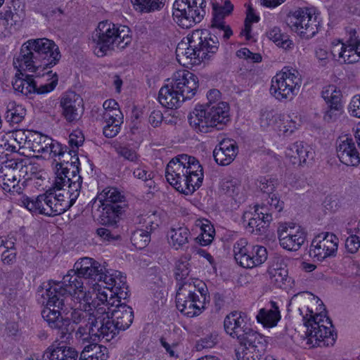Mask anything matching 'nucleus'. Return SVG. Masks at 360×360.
<instances>
[{
	"mask_svg": "<svg viewBox=\"0 0 360 360\" xmlns=\"http://www.w3.org/2000/svg\"><path fill=\"white\" fill-rule=\"evenodd\" d=\"M349 236L345 240V248L348 252L356 253L360 248V236L356 234L351 229L348 231Z\"/></svg>",
	"mask_w": 360,
	"mask_h": 360,
	"instance_id": "nucleus-56",
	"label": "nucleus"
},
{
	"mask_svg": "<svg viewBox=\"0 0 360 360\" xmlns=\"http://www.w3.org/2000/svg\"><path fill=\"white\" fill-rule=\"evenodd\" d=\"M74 268H76V272L85 281L91 279L94 281H101L107 270L105 265H101L98 261L91 257H83L77 260Z\"/></svg>",
	"mask_w": 360,
	"mask_h": 360,
	"instance_id": "nucleus-20",
	"label": "nucleus"
},
{
	"mask_svg": "<svg viewBox=\"0 0 360 360\" xmlns=\"http://www.w3.org/2000/svg\"><path fill=\"white\" fill-rule=\"evenodd\" d=\"M338 248V237L332 233L324 232L312 240L309 253L314 260L322 262L327 258L335 257Z\"/></svg>",
	"mask_w": 360,
	"mask_h": 360,
	"instance_id": "nucleus-13",
	"label": "nucleus"
},
{
	"mask_svg": "<svg viewBox=\"0 0 360 360\" xmlns=\"http://www.w3.org/2000/svg\"><path fill=\"white\" fill-rule=\"evenodd\" d=\"M101 207L102 211L99 217L100 223L108 226H116L124 209L121 205Z\"/></svg>",
	"mask_w": 360,
	"mask_h": 360,
	"instance_id": "nucleus-37",
	"label": "nucleus"
},
{
	"mask_svg": "<svg viewBox=\"0 0 360 360\" xmlns=\"http://www.w3.org/2000/svg\"><path fill=\"white\" fill-rule=\"evenodd\" d=\"M134 176L145 181L146 186L151 188L155 186V182L153 181V173L145 169L144 167H138L134 171Z\"/></svg>",
	"mask_w": 360,
	"mask_h": 360,
	"instance_id": "nucleus-57",
	"label": "nucleus"
},
{
	"mask_svg": "<svg viewBox=\"0 0 360 360\" xmlns=\"http://www.w3.org/2000/svg\"><path fill=\"white\" fill-rule=\"evenodd\" d=\"M255 216L257 218L261 217L262 219L265 220L266 222L270 224L272 221V213L269 212V207L265 205H255L254 206Z\"/></svg>",
	"mask_w": 360,
	"mask_h": 360,
	"instance_id": "nucleus-62",
	"label": "nucleus"
},
{
	"mask_svg": "<svg viewBox=\"0 0 360 360\" xmlns=\"http://www.w3.org/2000/svg\"><path fill=\"white\" fill-rule=\"evenodd\" d=\"M20 181V179L17 178L13 171L4 172L2 169H0V186L5 191L22 193L25 181H23L21 185L19 184Z\"/></svg>",
	"mask_w": 360,
	"mask_h": 360,
	"instance_id": "nucleus-33",
	"label": "nucleus"
},
{
	"mask_svg": "<svg viewBox=\"0 0 360 360\" xmlns=\"http://www.w3.org/2000/svg\"><path fill=\"white\" fill-rule=\"evenodd\" d=\"M44 197H47V191L38 195L35 199L23 196L20 201L22 205L31 212L44 215V212H46V205L44 201L41 199V198H44Z\"/></svg>",
	"mask_w": 360,
	"mask_h": 360,
	"instance_id": "nucleus-41",
	"label": "nucleus"
},
{
	"mask_svg": "<svg viewBox=\"0 0 360 360\" xmlns=\"http://www.w3.org/2000/svg\"><path fill=\"white\" fill-rule=\"evenodd\" d=\"M101 281L106 286L103 290L98 289L95 292V297H97L99 293L107 294L108 297L123 300H126L129 297L126 276H123L120 271L107 269Z\"/></svg>",
	"mask_w": 360,
	"mask_h": 360,
	"instance_id": "nucleus-15",
	"label": "nucleus"
},
{
	"mask_svg": "<svg viewBox=\"0 0 360 360\" xmlns=\"http://www.w3.org/2000/svg\"><path fill=\"white\" fill-rule=\"evenodd\" d=\"M238 152V146L233 140L224 139L215 147L213 156L217 164L226 166L234 160Z\"/></svg>",
	"mask_w": 360,
	"mask_h": 360,
	"instance_id": "nucleus-27",
	"label": "nucleus"
},
{
	"mask_svg": "<svg viewBox=\"0 0 360 360\" xmlns=\"http://www.w3.org/2000/svg\"><path fill=\"white\" fill-rule=\"evenodd\" d=\"M229 121V106L226 102L197 106L188 116L190 125L202 133H207L210 129L214 128L221 130Z\"/></svg>",
	"mask_w": 360,
	"mask_h": 360,
	"instance_id": "nucleus-6",
	"label": "nucleus"
},
{
	"mask_svg": "<svg viewBox=\"0 0 360 360\" xmlns=\"http://www.w3.org/2000/svg\"><path fill=\"white\" fill-rule=\"evenodd\" d=\"M32 132L31 131L22 129L15 130L11 133L9 139L11 141H13L18 145V148H20L22 144L27 143L28 145L29 140H30V134H32Z\"/></svg>",
	"mask_w": 360,
	"mask_h": 360,
	"instance_id": "nucleus-54",
	"label": "nucleus"
},
{
	"mask_svg": "<svg viewBox=\"0 0 360 360\" xmlns=\"http://www.w3.org/2000/svg\"><path fill=\"white\" fill-rule=\"evenodd\" d=\"M238 342L239 346L235 349L238 360H259L267 347L266 337L252 328Z\"/></svg>",
	"mask_w": 360,
	"mask_h": 360,
	"instance_id": "nucleus-11",
	"label": "nucleus"
},
{
	"mask_svg": "<svg viewBox=\"0 0 360 360\" xmlns=\"http://www.w3.org/2000/svg\"><path fill=\"white\" fill-rule=\"evenodd\" d=\"M271 309H261L257 315L258 322L268 327L276 326L278 321L281 319L278 307L276 305V302H271Z\"/></svg>",
	"mask_w": 360,
	"mask_h": 360,
	"instance_id": "nucleus-38",
	"label": "nucleus"
},
{
	"mask_svg": "<svg viewBox=\"0 0 360 360\" xmlns=\"http://www.w3.org/2000/svg\"><path fill=\"white\" fill-rule=\"evenodd\" d=\"M286 23L292 31L302 38L309 39L318 32L319 21L311 8H299L290 13Z\"/></svg>",
	"mask_w": 360,
	"mask_h": 360,
	"instance_id": "nucleus-12",
	"label": "nucleus"
},
{
	"mask_svg": "<svg viewBox=\"0 0 360 360\" xmlns=\"http://www.w3.org/2000/svg\"><path fill=\"white\" fill-rule=\"evenodd\" d=\"M197 282L198 283H181L176 291V307L188 317L199 315L205 308L207 288L202 281Z\"/></svg>",
	"mask_w": 360,
	"mask_h": 360,
	"instance_id": "nucleus-7",
	"label": "nucleus"
},
{
	"mask_svg": "<svg viewBox=\"0 0 360 360\" xmlns=\"http://www.w3.org/2000/svg\"><path fill=\"white\" fill-rule=\"evenodd\" d=\"M198 226L200 227L201 233L197 238L201 245H207L210 244L214 236L215 230L214 226L208 220L200 221Z\"/></svg>",
	"mask_w": 360,
	"mask_h": 360,
	"instance_id": "nucleus-43",
	"label": "nucleus"
},
{
	"mask_svg": "<svg viewBox=\"0 0 360 360\" xmlns=\"http://www.w3.org/2000/svg\"><path fill=\"white\" fill-rule=\"evenodd\" d=\"M221 188L224 193L231 196H237L240 191V185L236 179H224L221 183Z\"/></svg>",
	"mask_w": 360,
	"mask_h": 360,
	"instance_id": "nucleus-58",
	"label": "nucleus"
},
{
	"mask_svg": "<svg viewBox=\"0 0 360 360\" xmlns=\"http://www.w3.org/2000/svg\"><path fill=\"white\" fill-rule=\"evenodd\" d=\"M165 177L171 186L185 195H191L200 187L196 186L193 179L184 172V166L177 164L172 159L167 165Z\"/></svg>",
	"mask_w": 360,
	"mask_h": 360,
	"instance_id": "nucleus-14",
	"label": "nucleus"
},
{
	"mask_svg": "<svg viewBox=\"0 0 360 360\" xmlns=\"http://www.w3.org/2000/svg\"><path fill=\"white\" fill-rule=\"evenodd\" d=\"M172 160L181 166H184V172L193 179L195 185L201 186L204 176L202 167L195 157L181 154Z\"/></svg>",
	"mask_w": 360,
	"mask_h": 360,
	"instance_id": "nucleus-26",
	"label": "nucleus"
},
{
	"mask_svg": "<svg viewBox=\"0 0 360 360\" xmlns=\"http://www.w3.org/2000/svg\"><path fill=\"white\" fill-rule=\"evenodd\" d=\"M335 103L336 104H328V109L326 111L323 116L325 121L328 122H334L342 114V106L340 101Z\"/></svg>",
	"mask_w": 360,
	"mask_h": 360,
	"instance_id": "nucleus-55",
	"label": "nucleus"
},
{
	"mask_svg": "<svg viewBox=\"0 0 360 360\" xmlns=\"http://www.w3.org/2000/svg\"><path fill=\"white\" fill-rule=\"evenodd\" d=\"M26 115L25 109L15 102H10L7 105L6 120L12 124H18L22 121Z\"/></svg>",
	"mask_w": 360,
	"mask_h": 360,
	"instance_id": "nucleus-42",
	"label": "nucleus"
},
{
	"mask_svg": "<svg viewBox=\"0 0 360 360\" xmlns=\"http://www.w3.org/2000/svg\"><path fill=\"white\" fill-rule=\"evenodd\" d=\"M131 241L136 248L143 249L150 241V233L143 229H137L132 233Z\"/></svg>",
	"mask_w": 360,
	"mask_h": 360,
	"instance_id": "nucleus-48",
	"label": "nucleus"
},
{
	"mask_svg": "<svg viewBox=\"0 0 360 360\" xmlns=\"http://www.w3.org/2000/svg\"><path fill=\"white\" fill-rule=\"evenodd\" d=\"M116 151L120 156L129 161L136 162L138 160L136 151L128 146H120L116 148Z\"/></svg>",
	"mask_w": 360,
	"mask_h": 360,
	"instance_id": "nucleus-63",
	"label": "nucleus"
},
{
	"mask_svg": "<svg viewBox=\"0 0 360 360\" xmlns=\"http://www.w3.org/2000/svg\"><path fill=\"white\" fill-rule=\"evenodd\" d=\"M115 299L108 297L107 294L99 293L97 297L91 300L92 307L94 308V319H93L89 332L86 328L79 327L75 333L77 339L82 340L83 342H88L89 339L105 338L110 341L119 333L115 322L110 315L111 307H114Z\"/></svg>",
	"mask_w": 360,
	"mask_h": 360,
	"instance_id": "nucleus-3",
	"label": "nucleus"
},
{
	"mask_svg": "<svg viewBox=\"0 0 360 360\" xmlns=\"http://www.w3.org/2000/svg\"><path fill=\"white\" fill-rule=\"evenodd\" d=\"M224 330L227 334L238 341L251 329L245 320L244 314L240 311H234L228 314L224 321Z\"/></svg>",
	"mask_w": 360,
	"mask_h": 360,
	"instance_id": "nucleus-23",
	"label": "nucleus"
},
{
	"mask_svg": "<svg viewBox=\"0 0 360 360\" xmlns=\"http://www.w3.org/2000/svg\"><path fill=\"white\" fill-rule=\"evenodd\" d=\"M84 300L85 302V307L84 309H72L69 312L70 313V319L66 317L65 319H68L70 321L72 320V322L75 324L83 323L84 326H80L79 327H84L86 328L87 332H89L90 327L91 326V323L93 319H94V308L92 307L91 300V297H89L88 295L85 292L84 295ZM65 315V314H61ZM65 319L63 316H62ZM70 327L72 328V330L70 332V333L67 334L65 337H61V333L58 330V332L60 334V338H66L68 339L69 335H70L71 333L74 330L72 326L70 325Z\"/></svg>",
	"mask_w": 360,
	"mask_h": 360,
	"instance_id": "nucleus-21",
	"label": "nucleus"
},
{
	"mask_svg": "<svg viewBox=\"0 0 360 360\" xmlns=\"http://www.w3.org/2000/svg\"><path fill=\"white\" fill-rule=\"evenodd\" d=\"M64 171L68 172L66 168H62V170L57 172L53 188L58 191L64 190V186L68 185V191L56 193L49 190L47 197L41 198L46 205V212H44L46 216L53 217L64 213L72 206L79 195L82 183L81 176L73 175L71 179H66V176L63 177Z\"/></svg>",
	"mask_w": 360,
	"mask_h": 360,
	"instance_id": "nucleus-4",
	"label": "nucleus"
},
{
	"mask_svg": "<svg viewBox=\"0 0 360 360\" xmlns=\"http://www.w3.org/2000/svg\"><path fill=\"white\" fill-rule=\"evenodd\" d=\"M190 259V255H185L176 262L174 276L177 281V288H179L181 283H198L197 281H200L199 280L187 279L190 273V264L188 262Z\"/></svg>",
	"mask_w": 360,
	"mask_h": 360,
	"instance_id": "nucleus-35",
	"label": "nucleus"
},
{
	"mask_svg": "<svg viewBox=\"0 0 360 360\" xmlns=\"http://www.w3.org/2000/svg\"><path fill=\"white\" fill-rule=\"evenodd\" d=\"M174 86L167 84L163 86L159 91L158 101L160 104L169 109L177 108L184 101L182 95H180Z\"/></svg>",
	"mask_w": 360,
	"mask_h": 360,
	"instance_id": "nucleus-32",
	"label": "nucleus"
},
{
	"mask_svg": "<svg viewBox=\"0 0 360 360\" xmlns=\"http://www.w3.org/2000/svg\"><path fill=\"white\" fill-rule=\"evenodd\" d=\"M257 187L259 188L262 192L266 193L270 196L274 191L276 186L278 185V181L274 178H267L266 176L260 177L257 180Z\"/></svg>",
	"mask_w": 360,
	"mask_h": 360,
	"instance_id": "nucleus-52",
	"label": "nucleus"
},
{
	"mask_svg": "<svg viewBox=\"0 0 360 360\" xmlns=\"http://www.w3.org/2000/svg\"><path fill=\"white\" fill-rule=\"evenodd\" d=\"M277 233L280 245L288 250H298L306 240V233L300 226L295 229L290 224H281Z\"/></svg>",
	"mask_w": 360,
	"mask_h": 360,
	"instance_id": "nucleus-17",
	"label": "nucleus"
},
{
	"mask_svg": "<svg viewBox=\"0 0 360 360\" xmlns=\"http://www.w3.org/2000/svg\"><path fill=\"white\" fill-rule=\"evenodd\" d=\"M169 243L175 250L185 249L191 238V233L186 226L171 228L168 232Z\"/></svg>",
	"mask_w": 360,
	"mask_h": 360,
	"instance_id": "nucleus-34",
	"label": "nucleus"
},
{
	"mask_svg": "<svg viewBox=\"0 0 360 360\" xmlns=\"http://www.w3.org/2000/svg\"><path fill=\"white\" fill-rule=\"evenodd\" d=\"M322 97L328 104H336L341 101V93L335 86L330 85L322 91Z\"/></svg>",
	"mask_w": 360,
	"mask_h": 360,
	"instance_id": "nucleus-53",
	"label": "nucleus"
},
{
	"mask_svg": "<svg viewBox=\"0 0 360 360\" xmlns=\"http://www.w3.org/2000/svg\"><path fill=\"white\" fill-rule=\"evenodd\" d=\"M101 202V206L121 205L125 209V198L121 193L115 188L104 189L97 197Z\"/></svg>",
	"mask_w": 360,
	"mask_h": 360,
	"instance_id": "nucleus-36",
	"label": "nucleus"
},
{
	"mask_svg": "<svg viewBox=\"0 0 360 360\" xmlns=\"http://www.w3.org/2000/svg\"><path fill=\"white\" fill-rule=\"evenodd\" d=\"M252 259L254 267L258 266L263 264L268 258V253L266 248L262 245H252Z\"/></svg>",
	"mask_w": 360,
	"mask_h": 360,
	"instance_id": "nucleus-50",
	"label": "nucleus"
},
{
	"mask_svg": "<svg viewBox=\"0 0 360 360\" xmlns=\"http://www.w3.org/2000/svg\"><path fill=\"white\" fill-rule=\"evenodd\" d=\"M266 34L270 40H272L277 46L285 49H290L291 45H292L288 36L281 33L280 28L278 27L271 29Z\"/></svg>",
	"mask_w": 360,
	"mask_h": 360,
	"instance_id": "nucleus-44",
	"label": "nucleus"
},
{
	"mask_svg": "<svg viewBox=\"0 0 360 360\" xmlns=\"http://www.w3.org/2000/svg\"><path fill=\"white\" fill-rule=\"evenodd\" d=\"M354 52H360V41L356 45H349L341 44L340 51L338 53L339 58L344 60L347 58L348 55H352Z\"/></svg>",
	"mask_w": 360,
	"mask_h": 360,
	"instance_id": "nucleus-64",
	"label": "nucleus"
},
{
	"mask_svg": "<svg viewBox=\"0 0 360 360\" xmlns=\"http://www.w3.org/2000/svg\"><path fill=\"white\" fill-rule=\"evenodd\" d=\"M219 32L217 30L212 34L200 30L192 32L193 46L198 49V56L202 61L209 60L218 51L219 41L216 34Z\"/></svg>",
	"mask_w": 360,
	"mask_h": 360,
	"instance_id": "nucleus-16",
	"label": "nucleus"
},
{
	"mask_svg": "<svg viewBox=\"0 0 360 360\" xmlns=\"http://www.w3.org/2000/svg\"><path fill=\"white\" fill-rule=\"evenodd\" d=\"M84 278L76 272V268L68 271L61 281H50L45 295L46 307L41 311L43 319L49 327L58 330L61 337H65L72 330L70 320L63 319L61 314H68L72 309V293L77 290L84 292Z\"/></svg>",
	"mask_w": 360,
	"mask_h": 360,
	"instance_id": "nucleus-2",
	"label": "nucleus"
},
{
	"mask_svg": "<svg viewBox=\"0 0 360 360\" xmlns=\"http://www.w3.org/2000/svg\"><path fill=\"white\" fill-rule=\"evenodd\" d=\"M192 34L188 37V41H181L176 49V56L178 62L183 66L197 65L202 62L198 56V49L193 46Z\"/></svg>",
	"mask_w": 360,
	"mask_h": 360,
	"instance_id": "nucleus-25",
	"label": "nucleus"
},
{
	"mask_svg": "<svg viewBox=\"0 0 360 360\" xmlns=\"http://www.w3.org/2000/svg\"><path fill=\"white\" fill-rule=\"evenodd\" d=\"M307 310L310 315V319H307L308 314L303 315L302 309L300 307L298 308L300 314L302 316L304 325L307 328L305 333L307 344L309 345H311L312 347L333 345L337 337L336 333H334L330 327L320 324V322L323 321L321 319H318V316L316 317L313 316L312 310H309L308 307Z\"/></svg>",
	"mask_w": 360,
	"mask_h": 360,
	"instance_id": "nucleus-10",
	"label": "nucleus"
},
{
	"mask_svg": "<svg viewBox=\"0 0 360 360\" xmlns=\"http://www.w3.org/2000/svg\"><path fill=\"white\" fill-rule=\"evenodd\" d=\"M285 155L295 165H302L307 163V160L314 159L312 149L302 141H296L290 144L286 148Z\"/></svg>",
	"mask_w": 360,
	"mask_h": 360,
	"instance_id": "nucleus-29",
	"label": "nucleus"
},
{
	"mask_svg": "<svg viewBox=\"0 0 360 360\" xmlns=\"http://www.w3.org/2000/svg\"><path fill=\"white\" fill-rule=\"evenodd\" d=\"M282 115L273 110H265L261 114L260 124L262 127L266 128L275 124L278 125Z\"/></svg>",
	"mask_w": 360,
	"mask_h": 360,
	"instance_id": "nucleus-49",
	"label": "nucleus"
},
{
	"mask_svg": "<svg viewBox=\"0 0 360 360\" xmlns=\"http://www.w3.org/2000/svg\"><path fill=\"white\" fill-rule=\"evenodd\" d=\"M233 9V5L229 0H226L224 5H220L217 2L212 3V28L219 32H223L222 37L226 41L232 35L233 31L229 25H226L224 18L229 16Z\"/></svg>",
	"mask_w": 360,
	"mask_h": 360,
	"instance_id": "nucleus-19",
	"label": "nucleus"
},
{
	"mask_svg": "<svg viewBox=\"0 0 360 360\" xmlns=\"http://www.w3.org/2000/svg\"><path fill=\"white\" fill-rule=\"evenodd\" d=\"M66 149H68L66 146H63L59 142L54 141L52 139V143L49 146L48 151L46 153L49 154L54 159L58 158V160H60V156L64 155V150Z\"/></svg>",
	"mask_w": 360,
	"mask_h": 360,
	"instance_id": "nucleus-61",
	"label": "nucleus"
},
{
	"mask_svg": "<svg viewBox=\"0 0 360 360\" xmlns=\"http://www.w3.org/2000/svg\"><path fill=\"white\" fill-rule=\"evenodd\" d=\"M115 300L114 307H111L110 315L115 322L120 330H124L128 328L134 320V311L131 307L125 302H122V300L113 297Z\"/></svg>",
	"mask_w": 360,
	"mask_h": 360,
	"instance_id": "nucleus-24",
	"label": "nucleus"
},
{
	"mask_svg": "<svg viewBox=\"0 0 360 360\" xmlns=\"http://www.w3.org/2000/svg\"><path fill=\"white\" fill-rule=\"evenodd\" d=\"M72 153H75V150L74 149H70L69 148V150H68V149L65 150H64V155H61L60 156V160H59V162H58V160L56 159H54V162H56V166H55V174H56V176H57V172L59 170H60V169H64V168H66L68 172H66L65 171H64V174L63 175V177H64L65 176H66L65 179H71L72 177L70 176V168H69V166H70V155H72Z\"/></svg>",
	"mask_w": 360,
	"mask_h": 360,
	"instance_id": "nucleus-47",
	"label": "nucleus"
},
{
	"mask_svg": "<svg viewBox=\"0 0 360 360\" xmlns=\"http://www.w3.org/2000/svg\"><path fill=\"white\" fill-rule=\"evenodd\" d=\"M82 104V98L74 91H68L63 96L60 100L62 114L68 122H75L80 118Z\"/></svg>",
	"mask_w": 360,
	"mask_h": 360,
	"instance_id": "nucleus-22",
	"label": "nucleus"
},
{
	"mask_svg": "<svg viewBox=\"0 0 360 360\" xmlns=\"http://www.w3.org/2000/svg\"><path fill=\"white\" fill-rule=\"evenodd\" d=\"M104 122L110 124L122 123L123 115L120 110H107L103 114Z\"/></svg>",
	"mask_w": 360,
	"mask_h": 360,
	"instance_id": "nucleus-59",
	"label": "nucleus"
},
{
	"mask_svg": "<svg viewBox=\"0 0 360 360\" xmlns=\"http://www.w3.org/2000/svg\"><path fill=\"white\" fill-rule=\"evenodd\" d=\"M217 342V335L211 333L205 338L200 339L195 345L197 351H201L204 349L212 348Z\"/></svg>",
	"mask_w": 360,
	"mask_h": 360,
	"instance_id": "nucleus-60",
	"label": "nucleus"
},
{
	"mask_svg": "<svg viewBox=\"0 0 360 360\" xmlns=\"http://www.w3.org/2000/svg\"><path fill=\"white\" fill-rule=\"evenodd\" d=\"M268 274L271 282L280 288H283L288 278V271L284 268L271 266L268 269Z\"/></svg>",
	"mask_w": 360,
	"mask_h": 360,
	"instance_id": "nucleus-46",
	"label": "nucleus"
},
{
	"mask_svg": "<svg viewBox=\"0 0 360 360\" xmlns=\"http://www.w3.org/2000/svg\"><path fill=\"white\" fill-rule=\"evenodd\" d=\"M61 57L58 46L52 40L47 38L30 39L24 43L18 57L13 60V65L18 72L12 86L15 91L32 98L34 94H42L53 91L58 81V75L54 73L51 82L41 84L39 87L33 75L23 73V71L34 72L36 77L50 76L52 71L44 70L56 65Z\"/></svg>",
	"mask_w": 360,
	"mask_h": 360,
	"instance_id": "nucleus-1",
	"label": "nucleus"
},
{
	"mask_svg": "<svg viewBox=\"0 0 360 360\" xmlns=\"http://www.w3.org/2000/svg\"><path fill=\"white\" fill-rule=\"evenodd\" d=\"M337 155L340 162L347 166L356 167L360 163L359 153L352 139L340 140L337 145Z\"/></svg>",
	"mask_w": 360,
	"mask_h": 360,
	"instance_id": "nucleus-28",
	"label": "nucleus"
},
{
	"mask_svg": "<svg viewBox=\"0 0 360 360\" xmlns=\"http://www.w3.org/2000/svg\"><path fill=\"white\" fill-rule=\"evenodd\" d=\"M301 83L297 70L284 68L272 78L270 94L278 101L290 100L298 93Z\"/></svg>",
	"mask_w": 360,
	"mask_h": 360,
	"instance_id": "nucleus-9",
	"label": "nucleus"
},
{
	"mask_svg": "<svg viewBox=\"0 0 360 360\" xmlns=\"http://www.w3.org/2000/svg\"><path fill=\"white\" fill-rule=\"evenodd\" d=\"M297 122L289 115H282L277 126L280 131L285 134H292L297 129Z\"/></svg>",
	"mask_w": 360,
	"mask_h": 360,
	"instance_id": "nucleus-51",
	"label": "nucleus"
},
{
	"mask_svg": "<svg viewBox=\"0 0 360 360\" xmlns=\"http://www.w3.org/2000/svg\"><path fill=\"white\" fill-rule=\"evenodd\" d=\"M248 219L246 229L249 232L255 233V235L260 236L266 233L267 228L269 225L265 220L262 219L261 217L257 218L255 216V213L245 212L243 217V222L245 223Z\"/></svg>",
	"mask_w": 360,
	"mask_h": 360,
	"instance_id": "nucleus-39",
	"label": "nucleus"
},
{
	"mask_svg": "<svg viewBox=\"0 0 360 360\" xmlns=\"http://www.w3.org/2000/svg\"><path fill=\"white\" fill-rule=\"evenodd\" d=\"M205 8V0H175L172 16L179 26L188 29L202 20Z\"/></svg>",
	"mask_w": 360,
	"mask_h": 360,
	"instance_id": "nucleus-8",
	"label": "nucleus"
},
{
	"mask_svg": "<svg viewBox=\"0 0 360 360\" xmlns=\"http://www.w3.org/2000/svg\"><path fill=\"white\" fill-rule=\"evenodd\" d=\"M252 244H249L246 239L240 238L233 245L234 258L236 262L243 268L252 269L254 267L252 259Z\"/></svg>",
	"mask_w": 360,
	"mask_h": 360,
	"instance_id": "nucleus-31",
	"label": "nucleus"
},
{
	"mask_svg": "<svg viewBox=\"0 0 360 360\" xmlns=\"http://www.w3.org/2000/svg\"><path fill=\"white\" fill-rule=\"evenodd\" d=\"M135 10L141 13H149L160 9L163 3L162 0H131Z\"/></svg>",
	"mask_w": 360,
	"mask_h": 360,
	"instance_id": "nucleus-45",
	"label": "nucleus"
},
{
	"mask_svg": "<svg viewBox=\"0 0 360 360\" xmlns=\"http://www.w3.org/2000/svg\"><path fill=\"white\" fill-rule=\"evenodd\" d=\"M129 32V28L125 26L117 27L108 21L99 22L91 35L94 53L103 57L109 51L124 49L131 41Z\"/></svg>",
	"mask_w": 360,
	"mask_h": 360,
	"instance_id": "nucleus-5",
	"label": "nucleus"
},
{
	"mask_svg": "<svg viewBox=\"0 0 360 360\" xmlns=\"http://www.w3.org/2000/svg\"><path fill=\"white\" fill-rule=\"evenodd\" d=\"M77 358L78 352L75 348L56 341L47 348L42 356L43 360H77Z\"/></svg>",
	"mask_w": 360,
	"mask_h": 360,
	"instance_id": "nucleus-30",
	"label": "nucleus"
},
{
	"mask_svg": "<svg viewBox=\"0 0 360 360\" xmlns=\"http://www.w3.org/2000/svg\"><path fill=\"white\" fill-rule=\"evenodd\" d=\"M172 84L186 101L191 99L195 94L198 87V78L189 71L179 70L174 73Z\"/></svg>",
	"mask_w": 360,
	"mask_h": 360,
	"instance_id": "nucleus-18",
	"label": "nucleus"
},
{
	"mask_svg": "<svg viewBox=\"0 0 360 360\" xmlns=\"http://www.w3.org/2000/svg\"><path fill=\"white\" fill-rule=\"evenodd\" d=\"M52 143V139L40 133L32 131L30 134V140L28 142V147L34 152L38 153H46L49 146Z\"/></svg>",
	"mask_w": 360,
	"mask_h": 360,
	"instance_id": "nucleus-40",
	"label": "nucleus"
}]
</instances>
